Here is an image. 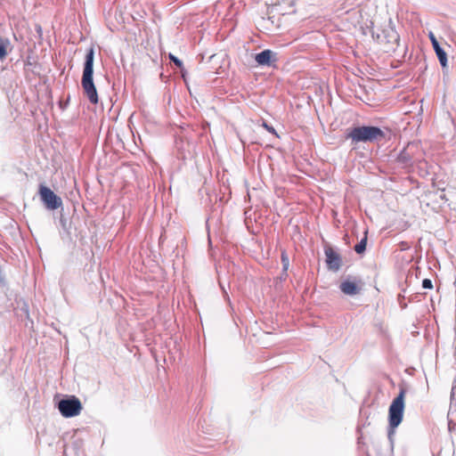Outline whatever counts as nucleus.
<instances>
[{"instance_id":"f257e3e1","label":"nucleus","mask_w":456,"mask_h":456,"mask_svg":"<svg viewBox=\"0 0 456 456\" xmlns=\"http://www.w3.org/2000/svg\"><path fill=\"white\" fill-rule=\"evenodd\" d=\"M345 140L350 141L352 150L361 143H380L387 140V132L375 126H356L346 130Z\"/></svg>"},{"instance_id":"f03ea898","label":"nucleus","mask_w":456,"mask_h":456,"mask_svg":"<svg viewBox=\"0 0 456 456\" xmlns=\"http://www.w3.org/2000/svg\"><path fill=\"white\" fill-rule=\"evenodd\" d=\"M94 49L90 47L86 51L85 57L83 75L81 79V86L84 90L85 95L89 102L93 104L98 103L99 97L96 87L94 83Z\"/></svg>"},{"instance_id":"7ed1b4c3","label":"nucleus","mask_w":456,"mask_h":456,"mask_svg":"<svg viewBox=\"0 0 456 456\" xmlns=\"http://www.w3.org/2000/svg\"><path fill=\"white\" fill-rule=\"evenodd\" d=\"M405 394L406 389L401 387L399 394L393 399L388 408L387 437L391 443H393V437L395 433V429L401 424L403 418Z\"/></svg>"},{"instance_id":"20e7f679","label":"nucleus","mask_w":456,"mask_h":456,"mask_svg":"<svg viewBox=\"0 0 456 456\" xmlns=\"http://www.w3.org/2000/svg\"><path fill=\"white\" fill-rule=\"evenodd\" d=\"M372 37L377 43L383 45L386 52H395L399 45L400 37L397 31L392 28H387L380 31H373Z\"/></svg>"},{"instance_id":"39448f33","label":"nucleus","mask_w":456,"mask_h":456,"mask_svg":"<svg viewBox=\"0 0 456 456\" xmlns=\"http://www.w3.org/2000/svg\"><path fill=\"white\" fill-rule=\"evenodd\" d=\"M58 410L63 417L72 418L80 413L82 403L77 397L70 395L59 401Z\"/></svg>"},{"instance_id":"423d86ee","label":"nucleus","mask_w":456,"mask_h":456,"mask_svg":"<svg viewBox=\"0 0 456 456\" xmlns=\"http://www.w3.org/2000/svg\"><path fill=\"white\" fill-rule=\"evenodd\" d=\"M39 194L42 202L47 209L55 210L62 204L61 199L57 196L50 188L40 185Z\"/></svg>"},{"instance_id":"0eeeda50","label":"nucleus","mask_w":456,"mask_h":456,"mask_svg":"<svg viewBox=\"0 0 456 456\" xmlns=\"http://www.w3.org/2000/svg\"><path fill=\"white\" fill-rule=\"evenodd\" d=\"M326 256V264L330 271L338 272L342 265V259L338 253H337L331 247H327L324 249Z\"/></svg>"},{"instance_id":"6e6552de","label":"nucleus","mask_w":456,"mask_h":456,"mask_svg":"<svg viewBox=\"0 0 456 456\" xmlns=\"http://www.w3.org/2000/svg\"><path fill=\"white\" fill-rule=\"evenodd\" d=\"M255 61L260 66L271 67L277 61L276 53L270 49H265L256 54Z\"/></svg>"},{"instance_id":"1a4fd4ad","label":"nucleus","mask_w":456,"mask_h":456,"mask_svg":"<svg viewBox=\"0 0 456 456\" xmlns=\"http://www.w3.org/2000/svg\"><path fill=\"white\" fill-rule=\"evenodd\" d=\"M429 38L432 44V46L434 48V51L437 56V59L443 68H445L447 66V53L442 48V46L439 45L438 41L436 40V37L433 35V33L429 34Z\"/></svg>"},{"instance_id":"9d476101","label":"nucleus","mask_w":456,"mask_h":456,"mask_svg":"<svg viewBox=\"0 0 456 456\" xmlns=\"http://www.w3.org/2000/svg\"><path fill=\"white\" fill-rule=\"evenodd\" d=\"M339 289L345 295L348 296H354L361 290L355 282L350 281H342L339 285Z\"/></svg>"},{"instance_id":"9b49d317","label":"nucleus","mask_w":456,"mask_h":456,"mask_svg":"<svg viewBox=\"0 0 456 456\" xmlns=\"http://www.w3.org/2000/svg\"><path fill=\"white\" fill-rule=\"evenodd\" d=\"M397 161L404 166L410 165L412 161L411 154L408 148L403 149L397 156Z\"/></svg>"},{"instance_id":"f8f14e48","label":"nucleus","mask_w":456,"mask_h":456,"mask_svg":"<svg viewBox=\"0 0 456 456\" xmlns=\"http://www.w3.org/2000/svg\"><path fill=\"white\" fill-rule=\"evenodd\" d=\"M367 235H368V231L366 230L364 232V236L361 239V240L354 248V251L359 255L363 254L366 250L367 240H368Z\"/></svg>"},{"instance_id":"ddd939ff","label":"nucleus","mask_w":456,"mask_h":456,"mask_svg":"<svg viewBox=\"0 0 456 456\" xmlns=\"http://www.w3.org/2000/svg\"><path fill=\"white\" fill-rule=\"evenodd\" d=\"M9 44L7 39L0 37V60L4 59L7 55L6 47Z\"/></svg>"},{"instance_id":"4468645a","label":"nucleus","mask_w":456,"mask_h":456,"mask_svg":"<svg viewBox=\"0 0 456 456\" xmlns=\"http://www.w3.org/2000/svg\"><path fill=\"white\" fill-rule=\"evenodd\" d=\"M283 272H287L289 266V256L285 251H282L281 256Z\"/></svg>"},{"instance_id":"2eb2a0df","label":"nucleus","mask_w":456,"mask_h":456,"mask_svg":"<svg viewBox=\"0 0 456 456\" xmlns=\"http://www.w3.org/2000/svg\"><path fill=\"white\" fill-rule=\"evenodd\" d=\"M169 60L179 69L183 67V61L172 53H169Z\"/></svg>"},{"instance_id":"dca6fc26","label":"nucleus","mask_w":456,"mask_h":456,"mask_svg":"<svg viewBox=\"0 0 456 456\" xmlns=\"http://www.w3.org/2000/svg\"><path fill=\"white\" fill-rule=\"evenodd\" d=\"M422 288L426 289H430L433 288L432 281L429 279H424L422 281Z\"/></svg>"},{"instance_id":"f3484780","label":"nucleus","mask_w":456,"mask_h":456,"mask_svg":"<svg viewBox=\"0 0 456 456\" xmlns=\"http://www.w3.org/2000/svg\"><path fill=\"white\" fill-rule=\"evenodd\" d=\"M263 126H264V127H265L268 132H270V133H272V134H275V135H277V136H278V134H277V133H276L275 129L273 128V126H269V125H268L267 123H265V122H264V123H263Z\"/></svg>"},{"instance_id":"a211bd4d","label":"nucleus","mask_w":456,"mask_h":456,"mask_svg":"<svg viewBox=\"0 0 456 456\" xmlns=\"http://www.w3.org/2000/svg\"><path fill=\"white\" fill-rule=\"evenodd\" d=\"M454 391H455V387H453L452 388V396H453V395H454Z\"/></svg>"}]
</instances>
